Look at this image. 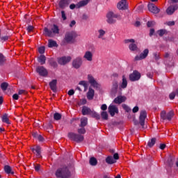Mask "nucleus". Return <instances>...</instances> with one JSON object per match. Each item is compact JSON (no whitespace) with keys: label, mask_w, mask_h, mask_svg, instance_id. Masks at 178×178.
Returning a JSON list of instances; mask_svg holds the SVG:
<instances>
[{"label":"nucleus","mask_w":178,"mask_h":178,"mask_svg":"<svg viewBox=\"0 0 178 178\" xmlns=\"http://www.w3.org/2000/svg\"><path fill=\"white\" fill-rule=\"evenodd\" d=\"M130 42H131V44H129L130 51H137V45L134 44V39L125 40V44H129Z\"/></svg>","instance_id":"obj_20"},{"label":"nucleus","mask_w":178,"mask_h":178,"mask_svg":"<svg viewBox=\"0 0 178 178\" xmlns=\"http://www.w3.org/2000/svg\"><path fill=\"white\" fill-rule=\"evenodd\" d=\"M48 47H49V48H52L53 47H56V42H55L52 40H49Z\"/></svg>","instance_id":"obj_38"},{"label":"nucleus","mask_w":178,"mask_h":178,"mask_svg":"<svg viewBox=\"0 0 178 178\" xmlns=\"http://www.w3.org/2000/svg\"><path fill=\"white\" fill-rule=\"evenodd\" d=\"M77 37V34L74 31L68 32L65 34V41L67 44H72L74 42V38Z\"/></svg>","instance_id":"obj_2"},{"label":"nucleus","mask_w":178,"mask_h":178,"mask_svg":"<svg viewBox=\"0 0 178 178\" xmlns=\"http://www.w3.org/2000/svg\"><path fill=\"white\" fill-rule=\"evenodd\" d=\"M94 95H95V91L92 88H90L86 94L87 99L89 101H91L94 99Z\"/></svg>","instance_id":"obj_22"},{"label":"nucleus","mask_w":178,"mask_h":178,"mask_svg":"<svg viewBox=\"0 0 178 178\" xmlns=\"http://www.w3.org/2000/svg\"><path fill=\"white\" fill-rule=\"evenodd\" d=\"M61 16L63 20H66V14L65 13V11H61Z\"/></svg>","instance_id":"obj_58"},{"label":"nucleus","mask_w":178,"mask_h":178,"mask_svg":"<svg viewBox=\"0 0 178 178\" xmlns=\"http://www.w3.org/2000/svg\"><path fill=\"white\" fill-rule=\"evenodd\" d=\"M87 104V99H81L78 103V105L79 106H81V105H86Z\"/></svg>","instance_id":"obj_44"},{"label":"nucleus","mask_w":178,"mask_h":178,"mask_svg":"<svg viewBox=\"0 0 178 178\" xmlns=\"http://www.w3.org/2000/svg\"><path fill=\"white\" fill-rule=\"evenodd\" d=\"M97 37L100 40H104V37L105 36V34H106V31H105L104 29H99L97 31Z\"/></svg>","instance_id":"obj_25"},{"label":"nucleus","mask_w":178,"mask_h":178,"mask_svg":"<svg viewBox=\"0 0 178 178\" xmlns=\"http://www.w3.org/2000/svg\"><path fill=\"white\" fill-rule=\"evenodd\" d=\"M153 55L155 60H159V53H154Z\"/></svg>","instance_id":"obj_53"},{"label":"nucleus","mask_w":178,"mask_h":178,"mask_svg":"<svg viewBox=\"0 0 178 178\" xmlns=\"http://www.w3.org/2000/svg\"><path fill=\"white\" fill-rule=\"evenodd\" d=\"M101 116L104 120H108V113L106 111H102L101 113Z\"/></svg>","instance_id":"obj_40"},{"label":"nucleus","mask_w":178,"mask_h":178,"mask_svg":"<svg viewBox=\"0 0 178 178\" xmlns=\"http://www.w3.org/2000/svg\"><path fill=\"white\" fill-rule=\"evenodd\" d=\"M122 107L123 110L125 111V112H130V111H131L130 107H129V106H127V104H122Z\"/></svg>","instance_id":"obj_45"},{"label":"nucleus","mask_w":178,"mask_h":178,"mask_svg":"<svg viewBox=\"0 0 178 178\" xmlns=\"http://www.w3.org/2000/svg\"><path fill=\"white\" fill-rule=\"evenodd\" d=\"M170 99H175V97H176V93L172 92L169 95Z\"/></svg>","instance_id":"obj_56"},{"label":"nucleus","mask_w":178,"mask_h":178,"mask_svg":"<svg viewBox=\"0 0 178 178\" xmlns=\"http://www.w3.org/2000/svg\"><path fill=\"white\" fill-rule=\"evenodd\" d=\"M56 176L59 178H69L72 175L67 166H62L56 170Z\"/></svg>","instance_id":"obj_1"},{"label":"nucleus","mask_w":178,"mask_h":178,"mask_svg":"<svg viewBox=\"0 0 178 178\" xmlns=\"http://www.w3.org/2000/svg\"><path fill=\"white\" fill-rule=\"evenodd\" d=\"M147 8L148 10L151 12V13H153L154 15H158V13L161 12V9H159V8H158L154 3H149Z\"/></svg>","instance_id":"obj_10"},{"label":"nucleus","mask_w":178,"mask_h":178,"mask_svg":"<svg viewBox=\"0 0 178 178\" xmlns=\"http://www.w3.org/2000/svg\"><path fill=\"white\" fill-rule=\"evenodd\" d=\"M113 159L115 160H118V159H119V154H118V153H115V154H114V155H113Z\"/></svg>","instance_id":"obj_63"},{"label":"nucleus","mask_w":178,"mask_h":178,"mask_svg":"<svg viewBox=\"0 0 178 178\" xmlns=\"http://www.w3.org/2000/svg\"><path fill=\"white\" fill-rule=\"evenodd\" d=\"M36 72L40 76H48V71L43 66H39L36 68Z\"/></svg>","instance_id":"obj_17"},{"label":"nucleus","mask_w":178,"mask_h":178,"mask_svg":"<svg viewBox=\"0 0 178 178\" xmlns=\"http://www.w3.org/2000/svg\"><path fill=\"white\" fill-rule=\"evenodd\" d=\"M4 171L6 172V173H7V175H13V172H12V168H10V166L9 165H6L4 167Z\"/></svg>","instance_id":"obj_33"},{"label":"nucleus","mask_w":178,"mask_h":178,"mask_svg":"<svg viewBox=\"0 0 178 178\" xmlns=\"http://www.w3.org/2000/svg\"><path fill=\"white\" fill-rule=\"evenodd\" d=\"M13 99H15L16 101H17V99H19V95L18 94H14L13 95Z\"/></svg>","instance_id":"obj_62"},{"label":"nucleus","mask_w":178,"mask_h":178,"mask_svg":"<svg viewBox=\"0 0 178 178\" xmlns=\"http://www.w3.org/2000/svg\"><path fill=\"white\" fill-rule=\"evenodd\" d=\"M166 24H168V26H175V21H170L166 22Z\"/></svg>","instance_id":"obj_59"},{"label":"nucleus","mask_w":178,"mask_h":178,"mask_svg":"<svg viewBox=\"0 0 178 178\" xmlns=\"http://www.w3.org/2000/svg\"><path fill=\"white\" fill-rule=\"evenodd\" d=\"M138 106H135L134 108H133V110H132V112L134 113H137V112L138 111Z\"/></svg>","instance_id":"obj_61"},{"label":"nucleus","mask_w":178,"mask_h":178,"mask_svg":"<svg viewBox=\"0 0 178 178\" xmlns=\"http://www.w3.org/2000/svg\"><path fill=\"white\" fill-rule=\"evenodd\" d=\"M127 99V97H126V96L120 95L114 99L113 103L117 104V105H120V104H123V102H126Z\"/></svg>","instance_id":"obj_12"},{"label":"nucleus","mask_w":178,"mask_h":178,"mask_svg":"<svg viewBox=\"0 0 178 178\" xmlns=\"http://www.w3.org/2000/svg\"><path fill=\"white\" fill-rule=\"evenodd\" d=\"M78 133L79 134H84L86 133V129H84V127H82L81 129H78Z\"/></svg>","instance_id":"obj_50"},{"label":"nucleus","mask_w":178,"mask_h":178,"mask_svg":"<svg viewBox=\"0 0 178 178\" xmlns=\"http://www.w3.org/2000/svg\"><path fill=\"white\" fill-rule=\"evenodd\" d=\"M35 172H40V170L41 169V165L36 164L34 165Z\"/></svg>","instance_id":"obj_49"},{"label":"nucleus","mask_w":178,"mask_h":178,"mask_svg":"<svg viewBox=\"0 0 178 178\" xmlns=\"http://www.w3.org/2000/svg\"><path fill=\"white\" fill-rule=\"evenodd\" d=\"M19 95H26L27 94V92L24 90H19L18 92Z\"/></svg>","instance_id":"obj_55"},{"label":"nucleus","mask_w":178,"mask_h":178,"mask_svg":"<svg viewBox=\"0 0 178 178\" xmlns=\"http://www.w3.org/2000/svg\"><path fill=\"white\" fill-rule=\"evenodd\" d=\"M88 80L93 88L98 89L99 88V87H101V85L98 83V82L97 81V80H95V78H94L92 75L91 74L88 75Z\"/></svg>","instance_id":"obj_6"},{"label":"nucleus","mask_w":178,"mask_h":178,"mask_svg":"<svg viewBox=\"0 0 178 178\" xmlns=\"http://www.w3.org/2000/svg\"><path fill=\"white\" fill-rule=\"evenodd\" d=\"M145 119H147V111H141L139 116V124L144 127V124H145Z\"/></svg>","instance_id":"obj_9"},{"label":"nucleus","mask_w":178,"mask_h":178,"mask_svg":"<svg viewBox=\"0 0 178 178\" xmlns=\"http://www.w3.org/2000/svg\"><path fill=\"white\" fill-rule=\"evenodd\" d=\"M68 137L70 140H72V141H76V143H81V141L84 140L83 135L76 134L74 133L68 134Z\"/></svg>","instance_id":"obj_4"},{"label":"nucleus","mask_w":178,"mask_h":178,"mask_svg":"<svg viewBox=\"0 0 178 178\" xmlns=\"http://www.w3.org/2000/svg\"><path fill=\"white\" fill-rule=\"evenodd\" d=\"M27 31L28 33H31V31H33L34 30V26L30 25L27 27Z\"/></svg>","instance_id":"obj_52"},{"label":"nucleus","mask_w":178,"mask_h":178,"mask_svg":"<svg viewBox=\"0 0 178 178\" xmlns=\"http://www.w3.org/2000/svg\"><path fill=\"white\" fill-rule=\"evenodd\" d=\"M44 31L46 35H47L48 37H52V32L49 31V29H48L47 28H45Z\"/></svg>","instance_id":"obj_43"},{"label":"nucleus","mask_w":178,"mask_h":178,"mask_svg":"<svg viewBox=\"0 0 178 178\" xmlns=\"http://www.w3.org/2000/svg\"><path fill=\"white\" fill-rule=\"evenodd\" d=\"M70 60H72V57L64 56V57H61V58H58V63H59V65H66V63H69V62H70Z\"/></svg>","instance_id":"obj_19"},{"label":"nucleus","mask_w":178,"mask_h":178,"mask_svg":"<svg viewBox=\"0 0 178 178\" xmlns=\"http://www.w3.org/2000/svg\"><path fill=\"white\" fill-rule=\"evenodd\" d=\"M3 62H5V57L0 54V65H3Z\"/></svg>","instance_id":"obj_48"},{"label":"nucleus","mask_w":178,"mask_h":178,"mask_svg":"<svg viewBox=\"0 0 178 178\" xmlns=\"http://www.w3.org/2000/svg\"><path fill=\"white\" fill-rule=\"evenodd\" d=\"M106 162L108 165H113V163H116V160L113 159V157H112V156H108L106 159Z\"/></svg>","instance_id":"obj_27"},{"label":"nucleus","mask_w":178,"mask_h":178,"mask_svg":"<svg viewBox=\"0 0 178 178\" xmlns=\"http://www.w3.org/2000/svg\"><path fill=\"white\" fill-rule=\"evenodd\" d=\"M89 163H90V164L92 166H95V165H97V159H95V158H94V157H91V158L90 159Z\"/></svg>","instance_id":"obj_36"},{"label":"nucleus","mask_w":178,"mask_h":178,"mask_svg":"<svg viewBox=\"0 0 178 178\" xmlns=\"http://www.w3.org/2000/svg\"><path fill=\"white\" fill-rule=\"evenodd\" d=\"M107 17V23L109 24H113V23H116V19L119 18V15L113 13V12H108L106 15Z\"/></svg>","instance_id":"obj_3"},{"label":"nucleus","mask_w":178,"mask_h":178,"mask_svg":"<svg viewBox=\"0 0 178 178\" xmlns=\"http://www.w3.org/2000/svg\"><path fill=\"white\" fill-rule=\"evenodd\" d=\"M83 65V58L81 56H78L72 61V66L74 69H80Z\"/></svg>","instance_id":"obj_7"},{"label":"nucleus","mask_w":178,"mask_h":178,"mask_svg":"<svg viewBox=\"0 0 178 178\" xmlns=\"http://www.w3.org/2000/svg\"><path fill=\"white\" fill-rule=\"evenodd\" d=\"M79 86H83V87H84L85 92L88 90V82H87V81H81L79 82Z\"/></svg>","instance_id":"obj_31"},{"label":"nucleus","mask_w":178,"mask_h":178,"mask_svg":"<svg viewBox=\"0 0 178 178\" xmlns=\"http://www.w3.org/2000/svg\"><path fill=\"white\" fill-rule=\"evenodd\" d=\"M167 31L165 29H161L157 31V34L160 35V37H162L163 35H165L166 34Z\"/></svg>","instance_id":"obj_41"},{"label":"nucleus","mask_w":178,"mask_h":178,"mask_svg":"<svg viewBox=\"0 0 178 178\" xmlns=\"http://www.w3.org/2000/svg\"><path fill=\"white\" fill-rule=\"evenodd\" d=\"M31 151L35 155L36 158H41V147L40 146H34L31 148Z\"/></svg>","instance_id":"obj_21"},{"label":"nucleus","mask_w":178,"mask_h":178,"mask_svg":"<svg viewBox=\"0 0 178 178\" xmlns=\"http://www.w3.org/2000/svg\"><path fill=\"white\" fill-rule=\"evenodd\" d=\"M1 88L3 90V91H6V89L8 88V83H2L1 85Z\"/></svg>","instance_id":"obj_46"},{"label":"nucleus","mask_w":178,"mask_h":178,"mask_svg":"<svg viewBox=\"0 0 178 178\" xmlns=\"http://www.w3.org/2000/svg\"><path fill=\"white\" fill-rule=\"evenodd\" d=\"M51 31L54 33V34H59V27H58V26L56 24H54L51 27Z\"/></svg>","instance_id":"obj_34"},{"label":"nucleus","mask_w":178,"mask_h":178,"mask_svg":"<svg viewBox=\"0 0 178 178\" xmlns=\"http://www.w3.org/2000/svg\"><path fill=\"white\" fill-rule=\"evenodd\" d=\"M54 118L55 120H60V119H62V115L59 113H56L54 115Z\"/></svg>","instance_id":"obj_42"},{"label":"nucleus","mask_w":178,"mask_h":178,"mask_svg":"<svg viewBox=\"0 0 178 178\" xmlns=\"http://www.w3.org/2000/svg\"><path fill=\"white\" fill-rule=\"evenodd\" d=\"M38 52L40 54H44V52H45V47H39Z\"/></svg>","instance_id":"obj_51"},{"label":"nucleus","mask_w":178,"mask_h":178,"mask_svg":"<svg viewBox=\"0 0 178 178\" xmlns=\"http://www.w3.org/2000/svg\"><path fill=\"white\" fill-rule=\"evenodd\" d=\"M70 3V0H61L58 3L59 8L61 9H65V8H67V6H69Z\"/></svg>","instance_id":"obj_23"},{"label":"nucleus","mask_w":178,"mask_h":178,"mask_svg":"<svg viewBox=\"0 0 178 178\" xmlns=\"http://www.w3.org/2000/svg\"><path fill=\"white\" fill-rule=\"evenodd\" d=\"M90 2V0H83L81 1L79 3L76 4L77 8H83V6H86Z\"/></svg>","instance_id":"obj_28"},{"label":"nucleus","mask_w":178,"mask_h":178,"mask_svg":"<svg viewBox=\"0 0 178 178\" xmlns=\"http://www.w3.org/2000/svg\"><path fill=\"white\" fill-rule=\"evenodd\" d=\"M108 113H110L111 116L113 117L115 115L119 113V108L114 104H111L108 106Z\"/></svg>","instance_id":"obj_11"},{"label":"nucleus","mask_w":178,"mask_h":178,"mask_svg":"<svg viewBox=\"0 0 178 178\" xmlns=\"http://www.w3.org/2000/svg\"><path fill=\"white\" fill-rule=\"evenodd\" d=\"M8 40H9V36L8 35L0 37V41L2 42H3V41H8Z\"/></svg>","instance_id":"obj_47"},{"label":"nucleus","mask_w":178,"mask_h":178,"mask_svg":"<svg viewBox=\"0 0 178 178\" xmlns=\"http://www.w3.org/2000/svg\"><path fill=\"white\" fill-rule=\"evenodd\" d=\"M56 83H57L56 79H54L52 80V81L49 83L50 88L54 92L56 91Z\"/></svg>","instance_id":"obj_26"},{"label":"nucleus","mask_w":178,"mask_h":178,"mask_svg":"<svg viewBox=\"0 0 178 178\" xmlns=\"http://www.w3.org/2000/svg\"><path fill=\"white\" fill-rule=\"evenodd\" d=\"M68 95H74V90L73 89H71L67 92Z\"/></svg>","instance_id":"obj_60"},{"label":"nucleus","mask_w":178,"mask_h":178,"mask_svg":"<svg viewBox=\"0 0 178 178\" xmlns=\"http://www.w3.org/2000/svg\"><path fill=\"white\" fill-rule=\"evenodd\" d=\"M92 58H94V53L91 51H86L83 55V59L88 60V62H92Z\"/></svg>","instance_id":"obj_16"},{"label":"nucleus","mask_w":178,"mask_h":178,"mask_svg":"<svg viewBox=\"0 0 178 178\" xmlns=\"http://www.w3.org/2000/svg\"><path fill=\"white\" fill-rule=\"evenodd\" d=\"M33 136L38 140V141H44V138L41 135L33 134Z\"/></svg>","instance_id":"obj_39"},{"label":"nucleus","mask_w":178,"mask_h":178,"mask_svg":"<svg viewBox=\"0 0 178 178\" xmlns=\"http://www.w3.org/2000/svg\"><path fill=\"white\" fill-rule=\"evenodd\" d=\"M119 87V83L117 81H114L113 82L112 88H111V94L118 93V88Z\"/></svg>","instance_id":"obj_24"},{"label":"nucleus","mask_w":178,"mask_h":178,"mask_svg":"<svg viewBox=\"0 0 178 178\" xmlns=\"http://www.w3.org/2000/svg\"><path fill=\"white\" fill-rule=\"evenodd\" d=\"M129 6V4H127V1L126 0H121L118 4L117 8L120 10H126Z\"/></svg>","instance_id":"obj_13"},{"label":"nucleus","mask_w":178,"mask_h":178,"mask_svg":"<svg viewBox=\"0 0 178 178\" xmlns=\"http://www.w3.org/2000/svg\"><path fill=\"white\" fill-rule=\"evenodd\" d=\"M149 52V51L147 49H145L142 54L135 57V60H142V59H145V58L148 56Z\"/></svg>","instance_id":"obj_18"},{"label":"nucleus","mask_w":178,"mask_h":178,"mask_svg":"<svg viewBox=\"0 0 178 178\" xmlns=\"http://www.w3.org/2000/svg\"><path fill=\"white\" fill-rule=\"evenodd\" d=\"M152 26H155V22H148L147 27H152Z\"/></svg>","instance_id":"obj_54"},{"label":"nucleus","mask_w":178,"mask_h":178,"mask_svg":"<svg viewBox=\"0 0 178 178\" xmlns=\"http://www.w3.org/2000/svg\"><path fill=\"white\" fill-rule=\"evenodd\" d=\"M2 122L6 123V124H10V121H9V117H8L7 114L2 116Z\"/></svg>","instance_id":"obj_32"},{"label":"nucleus","mask_w":178,"mask_h":178,"mask_svg":"<svg viewBox=\"0 0 178 178\" xmlns=\"http://www.w3.org/2000/svg\"><path fill=\"white\" fill-rule=\"evenodd\" d=\"M101 109L102 111H106V109H108V106H106V104H102L101 106Z\"/></svg>","instance_id":"obj_57"},{"label":"nucleus","mask_w":178,"mask_h":178,"mask_svg":"<svg viewBox=\"0 0 178 178\" xmlns=\"http://www.w3.org/2000/svg\"><path fill=\"white\" fill-rule=\"evenodd\" d=\"M90 113H91V109H90L88 107L83 106L82 108V115H90Z\"/></svg>","instance_id":"obj_29"},{"label":"nucleus","mask_w":178,"mask_h":178,"mask_svg":"<svg viewBox=\"0 0 178 178\" xmlns=\"http://www.w3.org/2000/svg\"><path fill=\"white\" fill-rule=\"evenodd\" d=\"M173 116H175V113L172 111H170L168 113H166L165 111H162L161 112V118L163 120H172Z\"/></svg>","instance_id":"obj_5"},{"label":"nucleus","mask_w":178,"mask_h":178,"mask_svg":"<svg viewBox=\"0 0 178 178\" xmlns=\"http://www.w3.org/2000/svg\"><path fill=\"white\" fill-rule=\"evenodd\" d=\"M141 79V74L138 72V71L135 70L129 74V80L130 81H138Z\"/></svg>","instance_id":"obj_8"},{"label":"nucleus","mask_w":178,"mask_h":178,"mask_svg":"<svg viewBox=\"0 0 178 178\" xmlns=\"http://www.w3.org/2000/svg\"><path fill=\"white\" fill-rule=\"evenodd\" d=\"M45 60V56L41 55L40 57H38V62L40 63V65H44Z\"/></svg>","instance_id":"obj_35"},{"label":"nucleus","mask_w":178,"mask_h":178,"mask_svg":"<svg viewBox=\"0 0 178 178\" xmlns=\"http://www.w3.org/2000/svg\"><path fill=\"white\" fill-rule=\"evenodd\" d=\"M156 141V139L155 138H152L149 142H148V147H149L150 148L154 147V145H155V143Z\"/></svg>","instance_id":"obj_37"},{"label":"nucleus","mask_w":178,"mask_h":178,"mask_svg":"<svg viewBox=\"0 0 178 178\" xmlns=\"http://www.w3.org/2000/svg\"><path fill=\"white\" fill-rule=\"evenodd\" d=\"M178 9L177 4L170 3V6L166 10L167 15H173L176 10Z\"/></svg>","instance_id":"obj_15"},{"label":"nucleus","mask_w":178,"mask_h":178,"mask_svg":"<svg viewBox=\"0 0 178 178\" xmlns=\"http://www.w3.org/2000/svg\"><path fill=\"white\" fill-rule=\"evenodd\" d=\"M124 88H127V78L124 75L122 76V81L120 85V88L118 90V94H122V90H124Z\"/></svg>","instance_id":"obj_14"},{"label":"nucleus","mask_w":178,"mask_h":178,"mask_svg":"<svg viewBox=\"0 0 178 178\" xmlns=\"http://www.w3.org/2000/svg\"><path fill=\"white\" fill-rule=\"evenodd\" d=\"M166 148V145L165 144H161L160 145V149H165Z\"/></svg>","instance_id":"obj_64"},{"label":"nucleus","mask_w":178,"mask_h":178,"mask_svg":"<svg viewBox=\"0 0 178 178\" xmlns=\"http://www.w3.org/2000/svg\"><path fill=\"white\" fill-rule=\"evenodd\" d=\"M88 122V119H87V118L83 117L81 119V124L80 127H86V126H87V123Z\"/></svg>","instance_id":"obj_30"}]
</instances>
